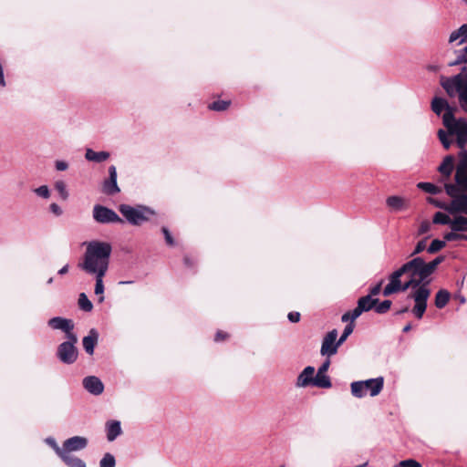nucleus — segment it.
Wrapping results in <instances>:
<instances>
[{
	"instance_id": "obj_1",
	"label": "nucleus",
	"mask_w": 467,
	"mask_h": 467,
	"mask_svg": "<svg viewBox=\"0 0 467 467\" xmlns=\"http://www.w3.org/2000/svg\"><path fill=\"white\" fill-rule=\"evenodd\" d=\"M430 275L423 258L415 257L389 276V282L382 290V294L384 296H389L412 288L413 291L409 295V298L413 299L415 303L411 313L416 318L421 319L431 296V290L428 287L430 281H426Z\"/></svg>"
},
{
	"instance_id": "obj_2",
	"label": "nucleus",
	"mask_w": 467,
	"mask_h": 467,
	"mask_svg": "<svg viewBox=\"0 0 467 467\" xmlns=\"http://www.w3.org/2000/svg\"><path fill=\"white\" fill-rule=\"evenodd\" d=\"M459 161L454 174V183H445L444 190L451 198V202L431 200L436 207L446 211L450 214L467 215V150L459 153Z\"/></svg>"
},
{
	"instance_id": "obj_3",
	"label": "nucleus",
	"mask_w": 467,
	"mask_h": 467,
	"mask_svg": "<svg viewBox=\"0 0 467 467\" xmlns=\"http://www.w3.org/2000/svg\"><path fill=\"white\" fill-rule=\"evenodd\" d=\"M112 247L109 243L91 241L87 244L83 262L78 266L88 275H106Z\"/></svg>"
},
{
	"instance_id": "obj_4",
	"label": "nucleus",
	"mask_w": 467,
	"mask_h": 467,
	"mask_svg": "<svg viewBox=\"0 0 467 467\" xmlns=\"http://www.w3.org/2000/svg\"><path fill=\"white\" fill-rule=\"evenodd\" d=\"M440 85L450 98L457 96L461 109L467 114V66L454 76H440Z\"/></svg>"
},
{
	"instance_id": "obj_5",
	"label": "nucleus",
	"mask_w": 467,
	"mask_h": 467,
	"mask_svg": "<svg viewBox=\"0 0 467 467\" xmlns=\"http://www.w3.org/2000/svg\"><path fill=\"white\" fill-rule=\"evenodd\" d=\"M467 119H442L446 130H439L438 137L445 149L452 143L450 137H455L459 148L464 149L467 144ZM462 150V151H463Z\"/></svg>"
},
{
	"instance_id": "obj_6",
	"label": "nucleus",
	"mask_w": 467,
	"mask_h": 467,
	"mask_svg": "<svg viewBox=\"0 0 467 467\" xmlns=\"http://www.w3.org/2000/svg\"><path fill=\"white\" fill-rule=\"evenodd\" d=\"M119 211L131 225H141L155 214L153 210L144 205L133 207L129 204H120Z\"/></svg>"
},
{
	"instance_id": "obj_7",
	"label": "nucleus",
	"mask_w": 467,
	"mask_h": 467,
	"mask_svg": "<svg viewBox=\"0 0 467 467\" xmlns=\"http://www.w3.org/2000/svg\"><path fill=\"white\" fill-rule=\"evenodd\" d=\"M67 340L58 345L57 349V358L64 364H73L78 356L76 344L78 342L77 335H69Z\"/></svg>"
},
{
	"instance_id": "obj_8",
	"label": "nucleus",
	"mask_w": 467,
	"mask_h": 467,
	"mask_svg": "<svg viewBox=\"0 0 467 467\" xmlns=\"http://www.w3.org/2000/svg\"><path fill=\"white\" fill-rule=\"evenodd\" d=\"M93 218L99 223H123V220L113 210L100 204L94 206Z\"/></svg>"
},
{
	"instance_id": "obj_9",
	"label": "nucleus",
	"mask_w": 467,
	"mask_h": 467,
	"mask_svg": "<svg viewBox=\"0 0 467 467\" xmlns=\"http://www.w3.org/2000/svg\"><path fill=\"white\" fill-rule=\"evenodd\" d=\"M337 329H332L325 336L320 349V353L322 356H332L337 352V348L340 345H337Z\"/></svg>"
},
{
	"instance_id": "obj_10",
	"label": "nucleus",
	"mask_w": 467,
	"mask_h": 467,
	"mask_svg": "<svg viewBox=\"0 0 467 467\" xmlns=\"http://www.w3.org/2000/svg\"><path fill=\"white\" fill-rule=\"evenodd\" d=\"M102 191L107 195H114L120 192L117 183V169L114 165L109 167V178L104 181Z\"/></svg>"
},
{
	"instance_id": "obj_11",
	"label": "nucleus",
	"mask_w": 467,
	"mask_h": 467,
	"mask_svg": "<svg viewBox=\"0 0 467 467\" xmlns=\"http://www.w3.org/2000/svg\"><path fill=\"white\" fill-rule=\"evenodd\" d=\"M432 111L441 117H454L453 109L444 98L435 97L431 101Z\"/></svg>"
},
{
	"instance_id": "obj_12",
	"label": "nucleus",
	"mask_w": 467,
	"mask_h": 467,
	"mask_svg": "<svg viewBox=\"0 0 467 467\" xmlns=\"http://www.w3.org/2000/svg\"><path fill=\"white\" fill-rule=\"evenodd\" d=\"M48 326L53 329H60L66 333V337L69 335H76L73 333L74 324L72 320L60 317H52L48 320Z\"/></svg>"
},
{
	"instance_id": "obj_13",
	"label": "nucleus",
	"mask_w": 467,
	"mask_h": 467,
	"mask_svg": "<svg viewBox=\"0 0 467 467\" xmlns=\"http://www.w3.org/2000/svg\"><path fill=\"white\" fill-rule=\"evenodd\" d=\"M88 441L82 436H73L64 441L65 453L70 454L72 451H78L88 446Z\"/></svg>"
},
{
	"instance_id": "obj_14",
	"label": "nucleus",
	"mask_w": 467,
	"mask_h": 467,
	"mask_svg": "<svg viewBox=\"0 0 467 467\" xmlns=\"http://www.w3.org/2000/svg\"><path fill=\"white\" fill-rule=\"evenodd\" d=\"M84 389L92 395H100L104 390L102 381L96 376H88L82 381Z\"/></svg>"
},
{
	"instance_id": "obj_15",
	"label": "nucleus",
	"mask_w": 467,
	"mask_h": 467,
	"mask_svg": "<svg viewBox=\"0 0 467 467\" xmlns=\"http://www.w3.org/2000/svg\"><path fill=\"white\" fill-rule=\"evenodd\" d=\"M363 386L367 390V394L368 393L371 397H375L379 395L384 387V379L383 377H378L374 379H369L367 380H362Z\"/></svg>"
},
{
	"instance_id": "obj_16",
	"label": "nucleus",
	"mask_w": 467,
	"mask_h": 467,
	"mask_svg": "<svg viewBox=\"0 0 467 467\" xmlns=\"http://www.w3.org/2000/svg\"><path fill=\"white\" fill-rule=\"evenodd\" d=\"M458 163L455 165V158L453 155H447L438 167V171L446 180H448L453 170H456Z\"/></svg>"
},
{
	"instance_id": "obj_17",
	"label": "nucleus",
	"mask_w": 467,
	"mask_h": 467,
	"mask_svg": "<svg viewBox=\"0 0 467 467\" xmlns=\"http://www.w3.org/2000/svg\"><path fill=\"white\" fill-rule=\"evenodd\" d=\"M315 368L312 366L306 367L303 371L298 375L296 379V387L306 388L307 386H313Z\"/></svg>"
},
{
	"instance_id": "obj_18",
	"label": "nucleus",
	"mask_w": 467,
	"mask_h": 467,
	"mask_svg": "<svg viewBox=\"0 0 467 467\" xmlns=\"http://www.w3.org/2000/svg\"><path fill=\"white\" fill-rule=\"evenodd\" d=\"M107 440L113 441L122 433L120 421L108 420L105 425Z\"/></svg>"
},
{
	"instance_id": "obj_19",
	"label": "nucleus",
	"mask_w": 467,
	"mask_h": 467,
	"mask_svg": "<svg viewBox=\"0 0 467 467\" xmlns=\"http://www.w3.org/2000/svg\"><path fill=\"white\" fill-rule=\"evenodd\" d=\"M387 206L394 212L406 210L409 206L408 201L400 196L392 195L386 200Z\"/></svg>"
},
{
	"instance_id": "obj_20",
	"label": "nucleus",
	"mask_w": 467,
	"mask_h": 467,
	"mask_svg": "<svg viewBox=\"0 0 467 467\" xmlns=\"http://www.w3.org/2000/svg\"><path fill=\"white\" fill-rule=\"evenodd\" d=\"M98 339L99 333L95 328L90 329L88 335L83 337V348L88 355H92L94 353V348L98 342Z\"/></svg>"
},
{
	"instance_id": "obj_21",
	"label": "nucleus",
	"mask_w": 467,
	"mask_h": 467,
	"mask_svg": "<svg viewBox=\"0 0 467 467\" xmlns=\"http://www.w3.org/2000/svg\"><path fill=\"white\" fill-rule=\"evenodd\" d=\"M60 459L67 467H87L82 459L68 453H64Z\"/></svg>"
},
{
	"instance_id": "obj_22",
	"label": "nucleus",
	"mask_w": 467,
	"mask_h": 467,
	"mask_svg": "<svg viewBox=\"0 0 467 467\" xmlns=\"http://www.w3.org/2000/svg\"><path fill=\"white\" fill-rule=\"evenodd\" d=\"M85 157L89 161L102 162L109 157V153L107 151H95L91 149L86 150Z\"/></svg>"
},
{
	"instance_id": "obj_23",
	"label": "nucleus",
	"mask_w": 467,
	"mask_h": 467,
	"mask_svg": "<svg viewBox=\"0 0 467 467\" xmlns=\"http://www.w3.org/2000/svg\"><path fill=\"white\" fill-rule=\"evenodd\" d=\"M377 303H379L378 298H371L370 296H365L358 298L357 305L363 312H368L373 308L375 309Z\"/></svg>"
},
{
	"instance_id": "obj_24",
	"label": "nucleus",
	"mask_w": 467,
	"mask_h": 467,
	"mask_svg": "<svg viewBox=\"0 0 467 467\" xmlns=\"http://www.w3.org/2000/svg\"><path fill=\"white\" fill-rule=\"evenodd\" d=\"M452 232H465L467 231V217L463 215H459L451 219V223L450 226Z\"/></svg>"
},
{
	"instance_id": "obj_25",
	"label": "nucleus",
	"mask_w": 467,
	"mask_h": 467,
	"mask_svg": "<svg viewBox=\"0 0 467 467\" xmlns=\"http://www.w3.org/2000/svg\"><path fill=\"white\" fill-rule=\"evenodd\" d=\"M313 386L322 389H329L332 386L330 378L326 374L319 372L314 377Z\"/></svg>"
},
{
	"instance_id": "obj_26",
	"label": "nucleus",
	"mask_w": 467,
	"mask_h": 467,
	"mask_svg": "<svg viewBox=\"0 0 467 467\" xmlns=\"http://www.w3.org/2000/svg\"><path fill=\"white\" fill-rule=\"evenodd\" d=\"M451 295L445 289L439 290L435 295V306L437 308L441 309L445 307L450 300Z\"/></svg>"
},
{
	"instance_id": "obj_27",
	"label": "nucleus",
	"mask_w": 467,
	"mask_h": 467,
	"mask_svg": "<svg viewBox=\"0 0 467 467\" xmlns=\"http://www.w3.org/2000/svg\"><path fill=\"white\" fill-rule=\"evenodd\" d=\"M351 394L358 399H361L367 395V390L363 386L362 380L354 381L350 385Z\"/></svg>"
},
{
	"instance_id": "obj_28",
	"label": "nucleus",
	"mask_w": 467,
	"mask_h": 467,
	"mask_svg": "<svg viewBox=\"0 0 467 467\" xmlns=\"http://www.w3.org/2000/svg\"><path fill=\"white\" fill-rule=\"evenodd\" d=\"M105 275H95L96 278V284H95V294L97 296H99V302L102 303L104 301V284H103V278Z\"/></svg>"
},
{
	"instance_id": "obj_29",
	"label": "nucleus",
	"mask_w": 467,
	"mask_h": 467,
	"mask_svg": "<svg viewBox=\"0 0 467 467\" xmlns=\"http://www.w3.org/2000/svg\"><path fill=\"white\" fill-rule=\"evenodd\" d=\"M417 187L422 190L423 192L431 194H439L441 192V189L439 186L431 182H419L417 184Z\"/></svg>"
},
{
	"instance_id": "obj_30",
	"label": "nucleus",
	"mask_w": 467,
	"mask_h": 467,
	"mask_svg": "<svg viewBox=\"0 0 467 467\" xmlns=\"http://www.w3.org/2000/svg\"><path fill=\"white\" fill-rule=\"evenodd\" d=\"M467 63V47L456 52L455 60L449 63V67H454Z\"/></svg>"
},
{
	"instance_id": "obj_31",
	"label": "nucleus",
	"mask_w": 467,
	"mask_h": 467,
	"mask_svg": "<svg viewBox=\"0 0 467 467\" xmlns=\"http://www.w3.org/2000/svg\"><path fill=\"white\" fill-rule=\"evenodd\" d=\"M432 223L435 224L451 226V219L448 214L441 212H437L432 218Z\"/></svg>"
},
{
	"instance_id": "obj_32",
	"label": "nucleus",
	"mask_w": 467,
	"mask_h": 467,
	"mask_svg": "<svg viewBox=\"0 0 467 467\" xmlns=\"http://www.w3.org/2000/svg\"><path fill=\"white\" fill-rule=\"evenodd\" d=\"M446 246L444 240L434 239L427 248L429 254H436Z\"/></svg>"
},
{
	"instance_id": "obj_33",
	"label": "nucleus",
	"mask_w": 467,
	"mask_h": 467,
	"mask_svg": "<svg viewBox=\"0 0 467 467\" xmlns=\"http://www.w3.org/2000/svg\"><path fill=\"white\" fill-rule=\"evenodd\" d=\"M78 306L80 309L85 312H90L93 308L91 301L88 298L85 293H81L78 297Z\"/></svg>"
},
{
	"instance_id": "obj_34",
	"label": "nucleus",
	"mask_w": 467,
	"mask_h": 467,
	"mask_svg": "<svg viewBox=\"0 0 467 467\" xmlns=\"http://www.w3.org/2000/svg\"><path fill=\"white\" fill-rule=\"evenodd\" d=\"M230 105V101L227 100H217L213 101V103H210L208 105V109L215 111H223L225 110Z\"/></svg>"
},
{
	"instance_id": "obj_35",
	"label": "nucleus",
	"mask_w": 467,
	"mask_h": 467,
	"mask_svg": "<svg viewBox=\"0 0 467 467\" xmlns=\"http://www.w3.org/2000/svg\"><path fill=\"white\" fill-rule=\"evenodd\" d=\"M115 457L109 452L105 453L99 462V467H115Z\"/></svg>"
},
{
	"instance_id": "obj_36",
	"label": "nucleus",
	"mask_w": 467,
	"mask_h": 467,
	"mask_svg": "<svg viewBox=\"0 0 467 467\" xmlns=\"http://www.w3.org/2000/svg\"><path fill=\"white\" fill-rule=\"evenodd\" d=\"M46 443L49 445L57 453V455L60 458L61 455L65 453L64 450V443L62 444V447H59L56 441V440L52 437H48L46 439Z\"/></svg>"
},
{
	"instance_id": "obj_37",
	"label": "nucleus",
	"mask_w": 467,
	"mask_h": 467,
	"mask_svg": "<svg viewBox=\"0 0 467 467\" xmlns=\"http://www.w3.org/2000/svg\"><path fill=\"white\" fill-rule=\"evenodd\" d=\"M444 260H445V256L444 255H439L435 259L431 261L430 263H426V267H427V269H428V271H429L431 275L434 273V271L436 270L437 266L440 264H441Z\"/></svg>"
},
{
	"instance_id": "obj_38",
	"label": "nucleus",
	"mask_w": 467,
	"mask_h": 467,
	"mask_svg": "<svg viewBox=\"0 0 467 467\" xmlns=\"http://www.w3.org/2000/svg\"><path fill=\"white\" fill-rule=\"evenodd\" d=\"M354 327H355L354 323H348L345 327L342 335L340 336V337L337 340V345L341 346L346 341V339L348 337V336H350L352 334Z\"/></svg>"
},
{
	"instance_id": "obj_39",
	"label": "nucleus",
	"mask_w": 467,
	"mask_h": 467,
	"mask_svg": "<svg viewBox=\"0 0 467 467\" xmlns=\"http://www.w3.org/2000/svg\"><path fill=\"white\" fill-rule=\"evenodd\" d=\"M55 189L58 192L60 197L63 200H67L68 198V192L67 190V185L63 181H57L55 183Z\"/></svg>"
},
{
	"instance_id": "obj_40",
	"label": "nucleus",
	"mask_w": 467,
	"mask_h": 467,
	"mask_svg": "<svg viewBox=\"0 0 467 467\" xmlns=\"http://www.w3.org/2000/svg\"><path fill=\"white\" fill-rule=\"evenodd\" d=\"M392 305V302L389 299L382 301L379 304H376L375 306V311L378 314H385L387 313Z\"/></svg>"
},
{
	"instance_id": "obj_41",
	"label": "nucleus",
	"mask_w": 467,
	"mask_h": 467,
	"mask_svg": "<svg viewBox=\"0 0 467 467\" xmlns=\"http://www.w3.org/2000/svg\"><path fill=\"white\" fill-rule=\"evenodd\" d=\"M34 192L44 199H48L50 197V191L47 185L39 186L34 189Z\"/></svg>"
},
{
	"instance_id": "obj_42",
	"label": "nucleus",
	"mask_w": 467,
	"mask_h": 467,
	"mask_svg": "<svg viewBox=\"0 0 467 467\" xmlns=\"http://www.w3.org/2000/svg\"><path fill=\"white\" fill-rule=\"evenodd\" d=\"M429 237H425L424 239L419 241L411 253V256H414L418 254H420L422 251L426 249V241Z\"/></svg>"
},
{
	"instance_id": "obj_43",
	"label": "nucleus",
	"mask_w": 467,
	"mask_h": 467,
	"mask_svg": "<svg viewBox=\"0 0 467 467\" xmlns=\"http://www.w3.org/2000/svg\"><path fill=\"white\" fill-rule=\"evenodd\" d=\"M431 229V224L429 221H423L420 223L417 232V235H422L429 233Z\"/></svg>"
},
{
	"instance_id": "obj_44",
	"label": "nucleus",
	"mask_w": 467,
	"mask_h": 467,
	"mask_svg": "<svg viewBox=\"0 0 467 467\" xmlns=\"http://www.w3.org/2000/svg\"><path fill=\"white\" fill-rule=\"evenodd\" d=\"M445 243L462 240V234L459 232H450L444 234L443 236Z\"/></svg>"
},
{
	"instance_id": "obj_45",
	"label": "nucleus",
	"mask_w": 467,
	"mask_h": 467,
	"mask_svg": "<svg viewBox=\"0 0 467 467\" xmlns=\"http://www.w3.org/2000/svg\"><path fill=\"white\" fill-rule=\"evenodd\" d=\"M383 282H384V280L381 279L378 284H376L374 286L370 287L368 294L367 296H370L371 298H372V296H378L381 291V286H382Z\"/></svg>"
},
{
	"instance_id": "obj_46",
	"label": "nucleus",
	"mask_w": 467,
	"mask_h": 467,
	"mask_svg": "<svg viewBox=\"0 0 467 467\" xmlns=\"http://www.w3.org/2000/svg\"><path fill=\"white\" fill-rule=\"evenodd\" d=\"M161 232L164 234V238H165V241H166L167 244L171 245V246L174 245L175 242H174V239H173V237L171 236V233H170L169 229L167 227L163 226L161 228Z\"/></svg>"
},
{
	"instance_id": "obj_47",
	"label": "nucleus",
	"mask_w": 467,
	"mask_h": 467,
	"mask_svg": "<svg viewBox=\"0 0 467 467\" xmlns=\"http://www.w3.org/2000/svg\"><path fill=\"white\" fill-rule=\"evenodd\" d=\"M458 30L461 36V40L459 41L458 45H461L467 41V24L462 25Z\"/></svg>"
},
{
	"instance_id": "obj_48",
	"label": "nucleus",
	"mask_w": 467,
	"mask_h": 467,
	"mask_svg": "<svg viewBox=\"0 0 467 467\" xmlns=\"http://www.w3.org/2000/svg\"><path fill=\"white\" fill-rule=\"evenodd\" d=\"M348 312L350 314V323H354V321L363 313L358 305L353 310Z\"/></svg>"
},
{
	"instance_id": "obj_49",
	"label": "nucleus",
	"mask_w": 467,
	"mask_h": 467,
	"mask_svg": "<svg viewBox=\"0 0 467 467\" xmlns=\"http://www.w3.org/2000/svg\"><path fill=\"white\" fill-rule=\"evenodd\" d=\"M49 209L56 216H60L63 213L61 207L55 202L50 204Z\"/></svg>"
},
{
	"instance_id": "obj_50",
	"label": "nucleus",
	"mask_w": 467,
	"mask_h": 467,
	"mask_svg": "<svg viewBox=\"0 0 467 467\" xmlns=\"http://www.w3.org/2000/svg\"><path fill=\"white\" fill-rule=\"evenodd\" d=\"M300 313L299 312H296V311H292L290 313H288L287 315V318L290 322L292 323H296L300 320Z\"/></svg>"
},
{
	"instance_id": "obj_51",
	"label": "nucleus",
	"mask_w": 467,
	"mask_h": 467,
	"mask_svg": "<svg viewBox=\"0 0 467 467\" xmlns=\"http://www.w3.org/2000/svg\"><path fill=\"white\" fill-rule=\"evenodd\" d=\"M426 69L430 72H439L441 69V65L440 64H429L426 66Z\"/></svg>"
},
{
	"instance_id": "obj_52",
	"label": "nucleus",
	"mask_w": 467,
	"mask_h": 467,
	"mask_svg": "<svg viewBox=\"0 0 467 467\" xmlns=\"http://www.w3.org/2000/svg\"><path fill=\"white\" fill-rule=\"evenodd\" d=\"M55 166L56 169L60 171H66L68 167L67 163L64 161H57Z\"/></svg>"
},
{
	"instance_id": "obj_53",
	"label": "nucleus",
	"mask_w": 467,
	"mask_h": 467,
	"mask_svg": "<svg viewBox=\"0 0 467 467\" xmlns=\"http://www.w3.org/2000/svg\"><path fill=\"white\" fill-rule=\"evenodd\" d=\"M228 337V334L223 332V331H217V333L215 334V337H214V340L216 342H219V341H222V340H224L225 338Z\"/></svg>"
},
{
	"instance_id": "obj_54",
	"label": "nucleus",
	"mask_w": 467,
	"mask_h": 467,
	"mask_svg": "<svg viewBox=\"0 0 467 467\" xmlns=\"http://www.w3.org/2000/svg\"><path fill=\"white\" fill-rule=\"evenodd\" d=\"M329 365H330V360L329 359H327L321 366L320 368H318L317 372H319L320 374L322 373H326L329 368Z\"/></svg>"
},
{
	"instance_id": "obj_55",
	"label": "nucleus",
	"mask_w": 467,
	"mask_h": 467,
	"mask_svg": "<svg viewBox=\"0 0 467 467\" xmlns=\"http://www.w3.org/2000/svg\"><path fill=\"white\" fill-rule=\"evenodd\" d=\"M460 37L461 36H460L459 30H455V31L451 33V35L449 36V43H453L456 40H458Z\"/></svg>"
},
{
	"instance_id": "obj_56",
	"label": "nucleus",
	"mask_w": 467,
	"mask_h": 467,
	"mask_svg": "<svg viewBox=\"0 0 467 467\" xmlns=\"http://www.w3.org/2000/svg\"><path fill=\"white\" fill-rule=\"evenodd\" d=\"M341 321L342 322H349L350 323V314H349L348 311L342 315Z\"/></svg>"
},
{
	"instance_id": "obj_57",
	"label": "nucleus",
	"mask_w": 467,
	"mask_h": 467,
	"mask_svg": "<svg viewBox=\"0 0 467 467\" xmlns=\"http://www.w3.org/2000/svg\"><path fill=\"white\" fill-rule=\"evenodd\" d=\"M183 261H184L185 265L188 266V267H191V266H192L194 265L193 262H192V259L189 256H187V255L184 256Z\"/></svg>"
},
{
	"instance_id": "obj_58",
	"label": "nucleus",
	"mask_w": 467,
	"mask_h": 467,
	"mask_svg": "<svg viewBox=\"0 0 467 467\" xmlns=\"http://www.w3.org/2000/svg\"><path fill=\"white\" fill-rule=\"evenodd\" d=\"M67 272H68V265H66L58 270V275H65Z\"/></svg>"
},
{
	"instance_id": "obj_59",
	"label": "nucleus",
	"mask_w": 467,
	"mask_h": 467,
	"mask_svg": "<svg viewBox=\"0 0 467 467\" xmlns=\"http://www.w3.org/2000/svg\"><path fill=\"white\" fill-rule=\"evenodd\" d=\"M410 329H411V325L409 323V324H407V325L403 327L402 332H404V333H408Z\"/></svg>"
},
{
	"instance_id": "obj_60",
	"label": "nucleus",
	"mask_w": 467,
	"mask_h": 467,
	"mask_svg": "<svg viewBox=\"0 0 467 467\" xmlns=\"http://www.w3.org/2000/svg\"><path fill=\"white\" fill-rule=\"evenodd\" d=\"M409 311V307L408 306H405L403 308H401L400 310L397 311V315H400V314H403V313H406Z\"/></svg>"
},
{
	"instance_id": "obj_61",
	"label": "nucleus",
	"mask_w": 467,
	"mask_h": 467,
	"mask_svg": "<svg viewBox=\"0 0 467 467\" xmlns=\"http://www.w3.org/2000/svg\"><path fill=\"white\" fill-rule=\"evenodd\" d=\"M462 240L467 241V234H462Z\"/></svg>"
},
{
	"instance_id": "obj_62",
	"label": "nucleus",
	"mask_w": 467,
	"mask_h": 467,
	"mask_svg": "<svg viewBox=\"0 0 467 467\" xmlns=\"http://www.w3.org/2000/svg\"><path fill=\"white\" fill-rule=\"evenodd\" d=\"M53 280H54V279H53V277H50V278L47 280V284H48V285L52 284V283H53Z\"/></svg>"
},
{
	"instance_id": "obj_63",
	"label": "nucleus",
	"mask_w": 467,
	"mask_h": 467,
	"mask_svg": "<svg viewBox=\"0 0 467 467\" xmlns=\"http://www.w3.org/2000/svg\"><path fill=\"white\" fill-rule=\"evenodd\" d=\"M460 301H461V303H464L465 302V298L463 296H461Z\"/></svg>"
},
{
	"instance_id": "obj_64",
	"label": "nucleus",
	"mask_w": 467,
	"mask_h": 467,
	"mask_svg": "<svg viewBox=\"0 0 467 467\" xmlns=\"http://www.w3.org/2000/svg\"><path fill=\"white\" fill-rule=\"evenodd\" d=\"M131 282H123V281H120L119 284H130Z\"/></svg>"
}]
</instances>
